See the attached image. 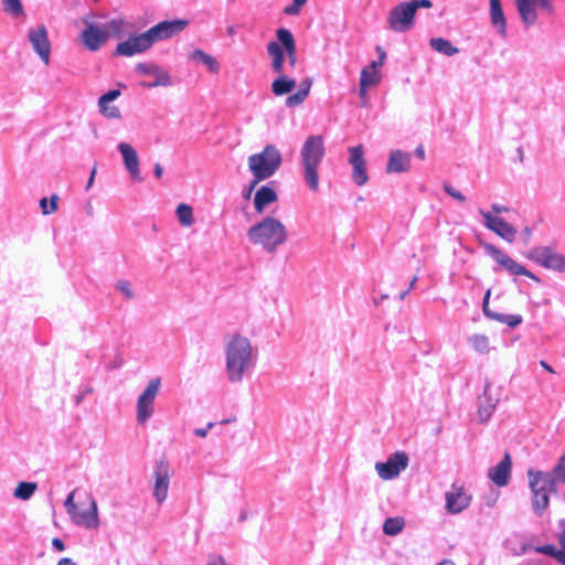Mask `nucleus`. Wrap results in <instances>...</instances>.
I'll use <instances>...</instances> for the list:
<instances>
[{
	"label": "nucleus",
	"instance_id": "1",
	"mask_svg": "<svg viewBox=\"0 0 565 565\" xmlns=\"http://www.w3.org/2000/svg\"><path fill=\"white\" fill-rule=\"evenodd\" d=\"M326 153L324 139L321 135L309 136L300 150V163L307 186L319 191V167Z\"/></svg>",
	"mask_w": 565,
	"mask_h": 565
},
{
	"label": "nucleus",
	"instance_id": "2",
	"mask_svg": "<svg viewBox=\"0 0 565 565\" xmlns=\"http://www.w3.org/2000/svg\"><path fill=\"white\" fill-rule=\"evenodd\" d=\"M249 241L260 245L266 252L274 253L288 238L286 226L276 217L266 216L247 231Z\"/></svg>",
	"mask_w": 565,
	"mask_h": 565
},
{
	"label": "nucleus",
	"instance_id": "3",
	"mask_svg": "<svg viewBox=\"0 0 565 565\" xmlns=\"http://www.w3.org/2000/svg\"><path fill=\"white\" fill-rule=\"evenodd\" d=\"M253 348L250 341L235 333L226 344V373L231 382H239L245 370L252 363Z\"/></svg>",
	"mask_w": 565,
	"mask_h": 565
},
{
	"label": "nucleus",
	"instance_id": "4",
	"mask_svg": "<svg viewBox=\"0 0 565 565\" xmlns=\"http://www.w3.org/2000/svg\"><path fill=\"white\" fill-rule=\"evenodd\" d=\"M282 157L279 149L274 145H267L264 149L248 157V169L253 174L252 188L271 178L280 168Z\"/></svg>",
	"mask_w": 565,
	"mask_h": 565
},
{
	"label": "nucleus",
	"instance_id": "5",
	"mask_svg": "<svg viewBox=\"0 0 565 565\" xmlns=\"http://www.w3.org/2000/svg\"><path fill=\"white\" fill-rule=\"evenodd\" d=\"M529 483L532 491V508L542 515L550 504V494L556 492V482L548 472L529 470Z\"/></svg>",
	"mask_w": 565,
	"mask_h": 565
},
{
	"label": "nucleus",
	"instance_id": "6",
	"mask_svg": "<svg viewBox=\"0 0 565 565\" xmlns=\"http://www.w3.org/2000/svg\"><path fill=\"white\" fill-rule=\"evenodd\" d=\"M75 491H72L66 501L65 508L73 522L87 529L98 526V512L96 501L90 495H85L79 503L74 502Z\"/></svg>",
	"mask_w": 565,
	"mask_h": 565
},
{
	"label": "nucleus",
	"instance_id": "7",
	"mask_svg": "<svg viewBox=\"0 0 565 565\" xmlns=\"http://www.w3.org/2000/svg\"><path fill=\"white\" fill-rule=\"evenodd\" d=\"M268 55L271 57L273 71L279 76L271 83V90L276 96L289 94L295 87L296 82L284 75L285 52L276 41L267 44Z\"/></svg>",
	"mask_w": 565,
	"mask_h": 565
},
{
	"label": "nucleus",
	"instance_id": "8",
	"mask_svg": "<svg viewBox=\"0 0 565 565\" xmlns=\"http://www.w3.org/2000/svg\"><path fill=\"white\" fill-rule=\"evenodd\" d=\"M415 13L409 1L401 2L388 12L387 24L395 32H406L414 26Z\"/></svg>",
	"mask_w": 565,
	"mask_h": 565
},
{
	"label": "nucleus",
	"instance_id": "9",
	"mask_svg": "<svg viewBox=\"0 0 565 565\" xmlns=\"http://www.w3.org/2000/svg\"><path fill=\"white\" fill-rule=\"evenodd\" d=\"M482 246H483L484 250L487 252V254L491 258H493L498 264H500L504 269H507L510 274L526 276L535 281H540L537 276H535L533 273L527 270L521 264L516 263L513 258H511L509 255L503 253L497 246H494L490 243H482Z\"/></svg>",
	"mask_w": 565,
	"mask_h": 565
},
{
	"label": "nucleus",
	"instance_id": "10",
	"mask_svg": "<svg viewBox=\"0 0 565 565\" xmlns=\"http://www.w3.org/2000/svg\"><path fill=\"white\" fill-rule=\"evenodd\" d=\"M526 258L540 264L541 266L554 269L558 271L565 270V257L556 252H554L551 247L547 246H539L531 249L527 254H525Z\"/></svg>",
	"mask_w": 565,
	"mask_h": 565
},
{
	"label": "nucleus",
	"instance_id": "11",
	"mask_svg": "<svg viewBox=\"0 0 565 565\" xmlns=\"http://www.w3.org/2000/svg\"><path fill=\"white\" fill-rule=\"evenodd\" d=\"M516 9L522 22L532 25L537 21V9H542L548 14L554 13L552 0H515Z\"/></svg>",
	"mask_w": 565,
	"mask_h": 565
},
{
	"label": "nucleus",
	"instance_id": "12",
	"mask_svg": "<svg viewBox=\"0 0 565 565\" xmlns=\"http://www.w3.org/2000/svg\"><path fill=\"white\" fill-rule=\"evenodd\" d=\"M189 24L188 20H173V21H162L158 24L151 26L149 30L145 32L150 45L153 43L172 38L175 34L181 33Z\"/></svg>",
	"mask_w": 565,
	"mask_h": 565
},
{
	"label": "nucleus",
	"instance_id": "13",
	"mask_svg": "<svg viewBox=\"0 0 565 565\" xmlns=\"http://www.w3.org/2000/svg\"><path fill=\"white\" fill-rule=\"evenodd\" d=\"M160 379H152L137 402V420L145 424L153 413V401L160 388Z\"/></svg>",
	"mask_w": 565,
	"mask_h": 565
},
{
	"label": "nucleus",
	"instance_id": "14",
	"mask_svg": "<svg viewBox=\"0 0 565 565\" xmlns=\"http://www.w3.org/2000/svg\"><path fill=\"white\" fill-rule=\"evenodd\" d=\"M84 23L85 29L79 35L81 42L88 51L95 52L109 39V32L87 19H84Z\"/></svg>",
	"mask_w": 565,
	"mask_h": 565
},
{
	"label": "nucleus",
	"instance_id": "15",
	"mask_svg": "<svg viewBox=\"0 0 565 565\" xmlns=\"http://www.w3.org/2000/svg\"><path fill=\"white\" fill-rule=\"evenodd\" d=\"M171 477L172 471L169 467L168 461L166 459L159 460L156 463L153 471V497L159 504L162 503L168 497Z\"/></svg>",
	"mask_w": 565,
	"mask_h": 565
},
{
	"label": "nucleus",
	"instance_id": "16",
	"mask_svg": "<svg viewBox=\"0 0 565 565\" xmlns=\"http://www.w3.org/2000/svg\"><path fill=\"white\" fill-rule=\"evenodd\" d=\"M408 465V456L404 451L391 455L385 462H376L375 469L384 480H390L399 475Z\"/></svg>",
	"mask_w": 565,
	"mask_h": 565
},
{
	"label": "nucleus",
	"instance_id": "17",
	"mask_svg": "<svg viewBox=\"0 0 565 565\" xmlns=\"http://www.w3.org/2000/svg\"><path fill=\"white\" fill-rule=\"evenodd\" d=\"M28 38L33 50L36 52L43 63L49 65L51 56V43L45 25L41 24L35 29H30Z\"/></svg>",
	"mask_w": 565,
	"mask_h": 565
},
{
	"label": "nucleus",
	"instance_id": "18",
	"mask_svg": "<svg viewBox=\"0 0 565 565\" xmlns=\"http://www.w3.org/2000/svg\"><path fill=\"white\" fill-rule=\"evenodd\" d=\"M446 510L451 514H457L467 509L471 502V495L467 493L462 484H452L451 490L446 492Z\"/></svg>",
	"mask_w": 565,
	"mask_h": 565
},
{
	"label": "nucleus",
	"instance_id": "19",
	"mask_svg": "<svg viewBox=\"0 0 565 565\" xmlns=\"http://www.w3.org/2000/svg\"><path fill=\"white\" fill-rule=\"evenodd\" d=\"M349 152V162L353 167L352 179L356 185L362 186L369 180L363 146L358 145L355 147H351Z\"/></svg>",
	"mask_w": 565,
	"mask_h": 565
},
{
	"label": "nucleus",
	"instance_id": "20",
	"mask_svg": "<svg viewBox=\"0 0 565 565\" xmlns=\"http://www.w3.org/2000/svg\"><path fill=\"white\" fill-rule=\"evenodd\" d=\"M484 225L504 241L512 243L515 239L516 230L503 218L492 215L490 212H481Z\"/></svg>",
	"mask_w": 565,
	"mask_h": 565
},
{
	"label": "nucleus",
	"instance_id": "21",
	"mask_svg": "<svg viewBox=\"0 0 565 565\" xmlns=\"http://www.w3.org/2000/svg\"><path fill=\"white\" fill-rule=\"evenodd\" d=\"M151 45L145 34L130 36L127 41L120 42L115 50L116 55L132 56L150 49Z\"/></svg>",
	"mask_w": 565,
	"mask_h": 565
},
{
	"label": "nucleus",
	"instance_id": "22",
	"mask_svg": "<svg viewBox=\"0 0 565 565\" xmlns=\"http://www.w3.org/2000/svg\"><path fill=\"white\" fill-rule=\"evenodd\" d=\"M136 70L140 74L152 75L154 76V82L152 83H142L143 87L152 88L157 86H168L171 84L170 75L167 71L162 70L159 65L153 63H139L136 66Z\"/></svg>",
	"mask_w": 565,
	"mask_h": 565
},
{
	"label": "nucleus",
	"instance_id": "23",
	"mask_svg": "<svg viewBox=\"0 0 565 565\" xmlns=\"http://www.w3.org/2000/svg\"><path fill=\"white\" fill-rule=\"evenodd\" d=\"M376 51L380 53V62H372L370 66L364 67L361 71L360 86H375L381 81V75L377 72V68L384 64L386 53L381 46H377Z\"/></svg>",
	"mask_w": 565,
	"mask_h": 565
},
{
	"label": "nucleus",
	"instance_id": "24",
	"mask_svg": "<svg viewBox=\"0 0 565 565\" xmlns=\"http://www.w3.org/2000/svg\"><path fill=\"white\" fill-rule=\"evenodd\" d=\"M126 169L129 171L131 178L135 181H141L140 169H139V157L132 146L126 142L118 145Z\"/></svg>",
	"mask_w": 565,
	"mask_h": 565
},
{
	"label": "nucleus",
	"instance_id": "25",
	"mask_svg": "<svg viewBox=\"0 0 565 565\" xmlns=\"http://www.w3.org/2000/svg\"><path fill=\"white\" fill-rule=\"evenodd\" d=\"M511 466V457L508 452H505L503 459L497 466L489 469L488 477L494 484L504 487L508 484L510 479Z\"/></svg>",
	"mask_w": 565,
	"mask_h": 565
},
{
	"label": "nucleus",
	"instance_id": "26",
	"mask_svg": "<svg viewBox=\"0 0 565 565\" xmlns=\"http://www.w3.org/2000/svg\"><path fill=\"white\" fill-rule=\"evenodd\" d=\"M277 42L286 51L289 64L294 67L297 62V47L292 33L288 29L280 28L276 32Z\"/></svg>",
	"mask_w": 565,
	"mask_h": 565
},
{
	"label": "nucleus",
	"instance_id": "27",
	"mask_svg": "<svg viewBox=\"0 0 565 565\" xmlns=\"http://www.w3.org/2000/svg\"><path fill=\"white\" fill-rule=\"evenodd\" d=\"M121 95L119 89H111L106 94L102 95L98 99V107L100 113L110 119L120 118V110L117 106L111 105V102L117 99Z\"/></svg>",
	"mask_w": 565,
	"mask_h": 565
},
{
	"label": "nucleus",
	"instance_id": "28",
	"mask_svg": "<svg viewBox=\"0 0 565 565\" xmlns=\"http://www.w3.org/2000/svg\"><path fill=\"white\" fill-rule=\"evenodd\" d=\"M491 289H488L484 294L483 301H482V310L483 313L502 323L508 324L511 328L518 327L522 322V317L519 315H502L498 312H493L489 309V300H490Z\"/></svg>",
	"mask_w": 565,
	"mask_h": 565
},
{
	"label": "nucleus",
	"instance_id": "29",
	"mask_svg": "<svg viewBox=\"0 0 565 565\" xmlns=\"http://www.w3.org/2000/svg\"><path fill=\"white\" fill-rule=\"evenodd\" d=\"M411 168V154L401 150H393L390 153L386 172L399 173L406 172Z\"/></svg>",
	"mask_w": 565,
	"mask_h": 565
},
{
	"label": "nucleus",
	"instance_id": "30",
	"mask_svg": "<svg viewBox=\"0 0 565 565\" xmlns=\"http://www.w3.org/2000/svg\"><path fill=\"white\" fill-rule=\"evenodd\" d=\"M499 398L492 396L491 386L486 384L483 394L479 397L478 415L481 422H486L492 415Z\"/></svg>",
	"mask_w": 565,
	"mask_h": 565
},
{
	"label": "nucleus",
	"instance_id": "31",
	"mask_svg": "<svg viewBox=\"0 0 565 565\" xmlns=\"http://www.w3.org/2000/svg\"><path fill=\"white\" fill-rule=\"evenodd\" d=\"M278 200V194L276 191L268 186L262 185L255 193L254 198V206L255 211L258 214H263L267 205L276 202Z\"/></svg>",
	"mask_w": 565,
	"mask_h": 565
},
{
	"label": "nucleus",
	"instance_id": "32",
	"mask_svg": "<svg viewBox=\"0 0 565 565\" xmlns=\"http://www.w3.org/2000/svg\"><path fill=\"white\" fill-rule=\"evenodd\" d=\"M189 58L195 63L204 64L213 74H216L220 71V64L216 58L200 49L191 52Z\"/></svg>",
	"mask_w": 565,
	"mask_h": 565
},
{
	"label": "nucleus",
	"instance_id": "33",
	"mask_svg": "<svg viewBox=\"0 0 565 565\" xmlns=\"http://www.w3.org/2000/svg\"><path fill=\"white\" fill-rule=\"evenodd\" d=\"M490 17L492 24L503 33L505 31L507 21L500 0H490Z\"/></svg>",
	"mask_w": 565,
	"mask_h": 565
},
{
	"label": "nucleus",
	"instance_id": "34",
	"mask_svg": "<svg viewBox=\"0 0 565 565\" xmlns=\"http://www.w3.org/2000/svg\"><path fill=\"white\" fill-rule=\"evenodd\" d=\"M429 44L435 51L447 56H452L459 51L449 40L444 38H433L429 40Z\"/></svg>",
	"mask_w": 565,
	"mask_h": 565
},
{
	"label": "nucleus",
	"instance_id": "35",
	"mask_svg": "<svg viewBox=\"0 0 565 565\" xmlns=\"http://www.w3.org/2000/svg\"><path fill=\"white\" fill-rule=\"evenodd\" d=\"M405 526V521L403 518H388L385 520L383 524V532L386 535L394 536L399 534Z\"/></svg>",
	"mask_w": 565,
	"mask_h": 565
},
{
	"label": "nucleus",
	"instance_id": "36",
	"mask_svg": "<svg viewBox=\"0 0 565 565\" xmlns=\"http://www.w3.org/2000/svg\"><path fill=\"white\" fill-rule=\"evenodd\" d=\"M36 489L38 484L35 482L21 481L14 490V497L21 500H29Z\"/></svg>",
	"mask_w": 565,
	"mask_h": 565
},
{
	"label": "nucleus",
	"instance_id": "37",
	"mask_svg": "<svg viewBox=\"0 0 565 565\" xmlns=\"http://www.w3.org/2000/svg\"><path fill=\"white\" fill-rule=\"evenodd\" d=\"M175 213L182 226H191L193 224V210L189 204L180 203Z\"/></svg>",
	"mask_w": 565,
	"mask_h": 565
},
{
	"label": "nucleus",
	"instance_id": "38",
	"mask_svg": "<svg viewBox=\"0 0 565 565\" xmlns=\"http://www.w3.org/2000/svg\"><path fill=\"white\" fill-rule=\"evenodd\" d=\"M4 12L12 17H20L24 13L21 0H1Z\"/></svg>",
	"mask_w": 565,
	"mask_h": 565
},
{
	"label": "nucleus",
	"instance_id": "39",
	"mask_svg": "<svg viewBox=\"0 0 565 565\" xmlns=\"http://www.w3.org/2000/svg\"><path fill=\"white\" fill-rule=\"evenodd\" d=\"M471 347L479 353L489 351V339L483 334H475L469 339Z\"/></svg>",
	"mask_w": 565,
	"mask_h": 565
},
{
	"label": "nucleus",
	"instance_id": "40",
	"mask_svg": "<svg viewBox=\"0 0 565 565\" xmlns=\"http://www.w3.org/2000/svg\"><path fill=\"white\" fill-rule=\"evenodd\" d=\"M46 198L40 200V207L44 215L52 214L57 210L58 195L55 193L51 195L50 207H46Z\"/></svg>",
	"mask_w": 565,
	"mask_h": 565
},
{
	"label": "nucleus",
	"instance_id": "41",
	"mask_svg": "<svg viewBox=\"0 0 565 565\" xmlns=\"http://www.w3.org/2000/svg\"><path fill=\"white\" fill-rule=\"evenodd\" d=\"M551 475L554 477L555 481L558 480L565 483V452L559 458L558 463L555 466Z\"/></svg>",
	"mask_w": 565,
	"mask_h": 565
},
{
	"label": "nucleus",
	"instance_id": "42",
	"mask_svg": "<svg viewBox=\"0 0 565 565\" xmlns=\"http://www.w3.org/2000/svg\"><path fill=\"white\" fill-rule=\"evenodd\" d=\"M126 25L125 20L122 19H113L108 22L107 26H105L108 32H113L114 34H120Z\"/></svg>",
	"mask_w": 565,
	"mask_h": 565
},
{
	"label": "nucleus",
	"instance_id": "43",
	"mask_svg": "<svg viewBox=\"0 0 565 565\" xmlns=\"http://www.w3.org/2000/svg\"><path fill=\"white\" fill-rule=\"evenodd\" d=\"M540 551L546 555L555 557L562 565H565L564 556H562V554L559 553V550H557L554 545L542 546L540 548Z\"/></svg>",
	"mask_w": 565,
	"mask_h": 565
},
{
	"label": "nucleus",
	"instance_id": "44",
	"mask_svg": "<svg viewBox=\"0 0 565 565\" xmlns=\"http://www.w3.org/2000/svg\"><path fill=\"white\" fill-rule=\"evenodd\" d=\"M306 98L307 95L298 89L297 93L287 97L286 105L288 107H295L297 105H300Z\"/></svg>",
	"mask_w": 565,
	"mask_h": 565
},
{
	"label": "nucleus",
	"instance_id": "45",
	"mask_svg": "<svg viewBox=\"0 0 565 565\" xmlns=\"http://www.w3.org/2000/svg\"><path fill=\"white\" fill-rule=\"evenodd\" d=\"M117 288L127 299L134 298L135 294L130 287V284L127 280H119L117 282Z\"/></svg>",
	"mask_w": 565,
	"mask_h": 565
},
{
	"label": "nucleus",
	"instance_id": "46",
	"mask_svg": "<svg viewBox=\"0 0 565 565\" xmlns=\"http://www.w3.org/2000/svg\"><path fill=\"white\" fill-rule=\"evenodd\" d=\"M444 189L455 200H457L461 203L466 202V196L460 191L456 190L454 186H451L449 184H445Z\"/></svg>",
	"mask_w": 565,
	"mask_h": 565
},
{
	"label": "nucleus",
	"instance_id": "47",
	"mask_svg": "<svg viewBox=\"0 0 565 565\" xmlns=\"http://www.w3.org/2000/svg\"><path fill=\"white\" fill-rule=\"evenodd\" d=\"M302 6L303 4L297 3L292 0V3L284 9V12L288 15H296L300 12Z\"/></svg>",
	"mask_w": 565,
	"mask_h": 565
},
{
	"label": "nucleus",
	"instance_id": "48",
	"mask_svg": "<svg viewBox=\"0 0 565 565\" xmlns=\"http://www.w3.org/2000/svg\"><path fill=\"white\" fill-rule=\"evenodd\" d=\"M412 6H414V10L417 11L418 8H426L429 9L433 7V3L430 0H412L409 1Z\"/></svg>",
	"mask_w": 565,
	"mask_h": 565
},
{
	"label": "nucleus",
	"instance_id": "49",
	"mask_svg": "<svg viewBox=\"0 0 565 565\" xmlns=\"http://www.w3.org/2000/svg\"><path fill=\"white\" fill-rule=\"evenodd\" d=\"M209 565H228L223 556H210Z\"/></svg>",
	"mask_w": 565,
	"mask_h": 565
},
{
	"label": "nucleus",
	"instance_id": "50",
	"mask_svg": "<svg viewBox=\"0 0 565 565\" xmlns=\"http://www.w3.org/2000/svg\"><path fill=\"white\" fill-rule=\"evenodd\" d=\"M311 87V81L309 78L302 81L299 86V90L308 96Z\"/></svg>",
	"mask_w": 565,
	"mask_h": 565
},
{
	"label": "nucleus",
	"instance_id": "51",
	"mask_svg": "<svg viewBox=\"0 0 565 565\" xmlns=\"http://www.w3.org/2000/svg\"><path fill=\"white\" fill-rule=\"evenodd\" d=\"M214 426L213 423H209L207 426L205 428H196L194 430V434L199 437H205L207 431Z\"/></svg>",
	"mask_w": 565,
	"mask_h": 565
},
{
	"label": "nucleus",
	"instance_id": "52",
	"mask_svg": "<svg viewBox=\"0 0 565 565\" xmlns=\"http://www.w3.org/2000/svg\"><path fill=\"white\" fill-rule=\"evenodd\" d=\"M52 545H53V547H54V548H56L58 552H63V551L65 550V545H64V543H63V542H62V540H61V539H58V537H54V539L52 540Z\"/></svg>",
	"mask_w": 565,
	"mask_h": 565
},
{
	"label": "nucleus",
	"instance_id": "53",
	"mask_svg": "<svg viewBox=\"0 0 565 565\" xmlns=\"http://www.w3.org/2000/svg\"><path fill=\"white\" fill-rule=\"evenodd\" d=\"M153 172H154L156 178L160 179L163 174L162 166L160 163H156Z\"/></svg>",
	"mask_w": 565,
	"mask_h": 565
},
{
	"label": "nucleus",
	"instance_id": "54",
	"mask_svg": "<svg viewBox=\"0 0 565 565\" xmlns=\"http://www.w3.org/2000/svg\"><path fill=\"white\" fill-rule=\"evenodd\" d=\"M57 565H77V564L70 557H63L58 561Z\"/></svg>",
	"mask_w": 565,
	"mask_h": 565
},
{
	"label": "nucleus",
	"instance_id": "55",
	"mask_svg": "<svg viewBox=\"0 0 565 565\" xmlns=\"http://www.w3.org/2000/svg\"><path fill=\"white\" fill-rule=\"evenodd\" d=\"M540 364H541V366H542L544 370H546L548 373H551V374H555L554 369H553V367H552L547 362H545V361H543V360H542V361L540 362Z\"/></svg>",
	"mask_w": 565,
	"mask_h": 565
},
{
	"label": "nucleus",
	"instance_id": "56",
	"mask_svg": "<svg viewBox=\"0 0 565 565\" xmlns=\"http://www.w3.org/2000/svg\"><path fill=\"white\" fill-rule=\"evenodd\" d=\"M370 86H360V89H359V95L360 97L365 100L366 99V96H367V88Z\"/></svg>",
	"mask_w": 565,
	"mask_h": 565
},
{
	"label": "nucleus",
	"instance_id": "57",
	"mask_svg": "<svg viewBox=\"0 0 565 565\" xmlns=\"http://www.w3.org/2000/svg\"><path fill=\"white\" fill-rule=\"evenodd\" d=\"M416 281H417V277L414 276L409 282V288L401 294V297H399L401 299H403L406 296V294L414 287Z\"/></svg>",
	"mask_w": 565,
	"mask_h": 565
},
{
	"label": "nucleus",
	"instance_id": "58",
	"mask_svg": "<svg viewBox=\"0 0 565 565\" xmlns=\"http://www.w3.org/2000/svg\"><path fill=\"white\" fill-rule=\"evenodd\" d=\"M415 153L416 156L419 158V159H425V150L423 148V146H418L415 150Z\"/></svg>",
	"mask_w": 565,
	"mask_h": 565
},
{
	"label": "nucleus",
	"instance_id": "59",
	"mask_svg": "<svg viewBox=\"0 0 565 565\" xmlns=\"http://www.w3.org/2000/svg\"><path fill=\"white\" fill-rule=\"evenodd\" d=\"M491 207H492L493 212H495V213L508 212V207L501 206L498 204H492Z\"/></svg>",
	"mask_w": 565,
	"mask_h": 565
},
{
	"label": "nucleus",
	"instance_id": "60",
	"mask_svg": "<svg viewBox=\"0 0 565 565\" xmlns=\"http://www.w3.org/2000/svg\"><path fill=\"white\" fill-rule=\"evenodd\" d=\"M255 188H252V182L249 183V186H248V190L246 191V193L244 194V198L245 199H248L252 194V192L254 191Z\"/></svg>",
	"mask_w": 565,
	"mask_h": 565
},
{
	"label": "nucleus",
	"instance_id": "61",
	"mask_svg": "<svg viewBox=\"0 0 565 565\" xmlns=\"http://www.w3.org/2000/svg\"><path fill=\"white\" fill-rule=\"evenodd\" d=\"M95 173H96V168H94L92 173H90V178H89L88 184H87L88 188L92 185V183L94 181Z\"/></svg>",
	"mask_w": 565,
	"mask_h": 565
},
{
	"label": "nucleus",
	"instance_id": "62",
	"mask_svg": "<svg viewBox=\"0 0 565 565\" xmlns=\"http://www.w3.org/2000/svg\"><path fill=\"white\" fill-rule=\"evenodd\" d=\"M227 33H228L230 35H233V34L235 33L234 26H230V28L227 29Z\"/></svg>",
	"mask_w": 565,
	"mask_h": 565
},
{
	"label": "nucleus",
	"instance_id": "63",
	"mask_svg": "<svg viewBox=\"0 0 565 565\" xmlns=\"http://www.w3.org/2000/svg\"><path fill=\"white\" fill-rule=\"evenodd\" d=\"M520 161H523V150L521 148L518 149Z\"/></svg>",
	"mask_w": 565,
	"mask_h": 565
},
{
	"label": "nucleus",
	"instance_id": "64",
	"mask_svg": "<svg viewBox=\"0 0 565 565\" xmlns=\"http://www.w3.org/2000/svg\"><path fill=\"white\" fill-rule=\"evenodd\" d=\"M524 235L530 236L531 235V231L529 228H526V231L524 232Z\"/></svg>",
	"mask_w": 565,
	"mask_h": 565
}]
</instances>
